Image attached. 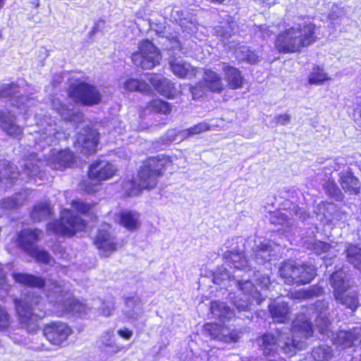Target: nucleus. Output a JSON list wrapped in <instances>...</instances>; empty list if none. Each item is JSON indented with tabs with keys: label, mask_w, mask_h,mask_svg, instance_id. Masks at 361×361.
<instances>
[{
	"label": "nucleus",
	"mask_w": 361,
	"mask_h": 361,
	"mask_svg": "<svg viewBox=\"0 0 361 361\" xmlns=\"http://www.w3.org/2000/svg\"><path fill=\"white\" fill-rule=\"evenodd\" d=\"M173 165L171 157L158 154L145 158L137 171V179L123 180L121 185L123 196L131 197L140 195L144 190L156 188L165 171Z\"/></svg>",
	"instance_id": "nucleus-1"
},
{
	"label": "nucleus",
	"mask_w": 361,
	"mask_h": 361,
	"mask_svg": "<svg viewBox=\"0 0 361 361\" xmlns=\"http://www.w3.org/2000/svg\"><path fill=\"white\" fill-rule=\"evenodd\" d=\"M72 209L63 208L60 211L59 219L47 224V232L62 237L72 238L78 233L84 232L87 222L80 216H87L97 221L98 216L95 211L97 202H86L80 199L73 200L70 203Z\"/></svg>",
	"instance_id": "nucleus-2"
},
{
	"label": "nucleus",
	"mask_w": 361,
	"mask_h": 361,
	"mask_svg": "<svg viewBox=\"0 0 361 361\" xmlns=\"http://www.w3.org/2000/svg\"><path fill=\"white\" fill-rule=\"evenodd\" d=\"M314 27H305L303 29L293 27L279 32L274 39V47L279 54L300 52L303 47L311 44L313 39Z\"/></svg>",
	"instance_id": "nucleus-3"
},
{
	"label": "nucleus",
	"mask_w": 361,
	"mask_h": 361,
	"mask_svg": "<svg viewBox=\"0 0 361 361\" xmlns=\"http://www.w3.org/2000/svg\"><path fill=\"white\" fill-rule=\"evenodd\" d=\"M42 298L33 293H26L23 297L15 298L13 300L14 310L19 324L27 331L33 333L39 329L42 317L36 311L42 310Z\"/></svg>",
	"instance_id": "nucleus-4"
},
{
	"label": "nucleus",
	"mask_w": 361,
	"mask_h": 361,
	"mask_svg": "<svg viewBox=\"0 0 361 361\" xmlns=\"http://www.w3.org/2000/svg\"><path fill=\"white\" fill-rule=\"evenodd\" d=\"M66 94L73 102L84 106L98 105L102 97L95 85L81 79L71 82L66 89Z\"/></svg>",
	"instance_id": "nucleus-5"
},
{
	"label": "nucleus",
	"mask_w": 361,
	"mask_h": 361,
	"mask_svg": "<svg viewBox=\"0 0 361 361\" xmlns=\"http://www.w3.org/2000/svg\"><path fill=\"white\" fill-rule=\"evenodd\" d=\"M279 274L284 283L290 286L307 284L314 277V274L309 266L297 264L290 260H286L281 263Z\"/></svg>",
	"instance_id": "nucleus-6"
},
{
	"label": "nucleus",
	"mask_w": 361,
	"mask_h": 361,
	"mask_svg": "<svg viewBox=\"0 0 361 361\" xmlns=\"http://www.w3.org/2000/svg\"><path fill=\"white\" fill-rule=\"evenodd\" d=\"M92 243L104 256L109 257L121 250L125 242L117 238L111 224L103 222L97 230Z\"/></svg>",
	"instance_id": "nucleus-7"
},
{
	"label": "nucleus",
	"mask_w": 361,
	"mask_h": 361,
	"mask_svg": "<svg viewBox=\"0 0 361 361\" xmlns=\"http://www.w3.org/2000/svg\"><path fill=\"white\" fill-rule=\"evenodd\" d=\"M161 53L159 49L149 39L141 40L137 50L131 54V60L134 65L142 69H152L159 65Z\"/></svg>",
	"instance_id": "nucleus-8"
},
{
	"label": "nucleus",
	"mask_w": 361,
	"mask_h": 361,
	"mask_svg": "<svg viewBox=\"0 0 361 361\" xmlns=\"http://www.w3.org/2000/svg\"><path fill=\"white\" fill-rule=\"evenodd\" d=\"M312 323L307 319H294L290 328L291 343H286L283 346L285 353L293 355L297 350L302 348L304 341L313 335Z\"/></svg>",
	"instance_id": "nucleus-9"
},
{
	"label": "nucleus",
	"mask_w": 361,
	"mask_h": 361,
	"mask_svg": "<svg viewBox=\"0 0 361 361\" xmlns=\"http://www.w3.org/2000/svg\"><path fill=\"white\" fill-rule=\"evenodd\" d=\"M72 334V328L61 321H51L42 328V335L45 339L51 345L58 348L65 345Z\"/></svg>",
	"instance_id": "nucleus-10"
},
{
	"label": "nucleus",
	"mask_w": 361,
	"mask_h": 361,
	"mask_svg": "<svg viewBox=\"0 0 361 361\" xmlns=\"http://www.w3.org/2000/svg\"><path fill=\"white\" fill-rule=\"evenodd\" d=\"M116 171V168L111 162L97 159L90 164L87 176L90 180L97 182V184H101L103 181L113 178Z\"/></svg>",
	"instance_id": "nucleus-11"
},
{
	"label": "nucleus",
	"mask_w": 361,
	"mask_h": 361,
	"mask_svg": "<svg viewBox=\"0 0 361 361\" xmlns=\"http://www.w3.org/2000/svg\"><path fill=\"white\" fill-rule=\"evenodd\" d=\"M43 236V231L38 228H24L16 234V243L25 253L33 251Z\"/></svg>",
	"instance_id": "nucleus-12"
},
{
	"label": "nucleus",
	"mask_w": 361,
	"mask_h": 361,
	"mask_svg": "<svg viewBox=\"0 0 361 361\" xmlns=\"http://www.w3.org/2000/svg\"><path fill=\"white\" fill-rule=\"evenodd\" d=\"M222 71L226 82V88L231 90H240L244 87L246 80L243 72L237 67L228 63H222Z\"/></svg>",
	"instance_id": "nucleus-13"
},
{
	"label": "nucleus",
	"mask_w": 361,
	"mask_h": 361,
	"mask_svg": "<svg viewBox=\"0 0 361 361\" xmlns=\"http://www.w3.org/2000/svg\"><path fill=\"white\" fill-rule=\"evenodd\" d=\"M202 80L203 86L210 93L221 94L226 90L221 75L211 68L203 69Z\"/></svg>",
	"instance_id": "nucleus-14"
},
{
	"label": "nucleus",
	"mask_w": 361,
	"mask_h": 361,
	"mask_svg": "<svg viewBox=\"0 0 361 361\" xmlns=\"http://www.w3.org/2000/svg\"><path fill=\"white\" fill-rule=\"evenodd\" d=\"M149 78H147L148 81L151 84V86L157 91V92L163 97L173 99L176 98L179 91L176 87L174 82L167 79L166 78H157L156 74L147 73Z\"/></svg>",
	"instance_id": "nucleus-15"
},
{
	"label": "nucleus",
	"mask_w": 361,
	"mask_h": 361,
	"mask_svg": "<svg viewBox=\"0 0 361 361\" xmlns=\"http://www.w3.org/2000/svg\"><path fill=\"white\" fill-rule=\"evenodd\" d=\"M204 331L212 338L226 343H235L239 338L238 334L235 331H231L228 334H224L225 331H228V327L215 322L206 323L204 325Z\"/></svg>",
	"instance_id": "nucleus-16"
},
{
	"label": "nucleus",
	"mask_w": 361,
	"mask_h": 361,
	"mask_svg": "<svg viewBox=\"0 0 361 361\" xmlns=\"http://www.w3.org/2000/svg\"><path fill=\"white\" fill-rule=\"evenodd\" d=\"M76 159L75 153L71 149H60L52 155L51 165L55 170L63 171L67 168L73 167Z\"/></svg>",
	"instance_id": "nucleus-17"
},
{
	"label": "nucleus",
	"mask_w": 361,
	"mask_h": 361,
	"mask_svg": "<svg viewBox=\"0 0 361 361\" xmlns=\"http://www.w3.org/2000/svg\"><path fill=\"white\" fill-rule=\"evenodd\" d=\"M328 302L324 300H317V329L321 334L326 335L329 338L331 334L330 329L331 321Z\"/></svg>",
	"instance_id": "nucleus-18"
},
{
	"label": "nucleus",
	"mask_w": 361,
	"mask_h": 361,
	"mask_svg": "<svg viewBox=\"0 0 361 361\" xmlns=\"http://www.w3.org/2000/svg\"><path fill=\"white\" fill-rule=\"evenodd\" d=\"M15 117L10 111L0 112V127L9 136L20 140L23 134V129L14 122Z\"/></svg>",
	"instance_id": "nucleus-19"
},
{
	"label": "nucleus",
	"mask_w": 361,
	"mask_h": 361,
	"mask_svg": "<svg viewBox=\"0 0 361 361\" xmlns=\"http://www.w3.org/2000/svg\"><path fill=\"white\" fill-rule=\"evenodd\" d=\"M118 224L130 232L140 228V214L133 210H122L118 214Z\"/></svg>",
	"instance_id": "nucleus-20"
},
{
	"label": "nucleus",
	"mask_w": 361,
	"mask_h": 361,
	"mask_svg": "<svg viewBox=\"0 0 361 361\" xmlns=\"http://www.w3.org/2000/svg\"><path fill=\"white\" fill-rule=\"evenodd\" d=\"M53 213V207L49 201H40L33 205L30 218L34 223H39L50 218Z\"/></svg>",
	"instance_id": "nucleus-21"
},
{
	"label": "nucleus",
	"mask_w": 361,
	"mask_h": 361,
	"mask_svg": "<svg viewBox=\"0 0 361 361\" xmlns=\"http://www.w3.org/2000/svg\"><path fill=\"white\" fill-rule=\"evenodd\" d=\"M123 88L128 92H137L147 95L153 94V88L149 82L142 79L128 78L123 82Z\"/></svg>",
	"instance_id": "nucleus-22"
},
{
	"label": "nucleus",
	"mask_w": 361,
	"mask_h": 361,
	"mask_svg": "<svg viewBox=\"0 0 361 361\" xmlns=\"http://www.w3.org/2000/svg\"><path fill=\"white\" fill-rule=\"evenodd\" d=\"M271 317L277 323H286L290 319V308L287 302H273L269 305Z\"/></svg>",
	"instance_id": "nucleus-23"
},
{
	"label": "nucleus",
	"mask_w": 361,
	"mask_h": 361,
	"mask_svg": "<svg viewBox=\"0 0 361 361\" xmlns=\"http://www.w3.org/2000/svg\"><path fill=\"white\" fill-rule=\"evenodd\" d=\"M170 68L173 73L179 78H195L197 73V68L186 62L173 61L170 62Z\"/></svg>",
	"instance_id": "nucleus-24"
},
{
	"label": "nucleus",
	"mask_w": 361,
	"mask_h": 361,
	"mask_svg": "<svg viewBox=\"0 0 361 361\" xmlns=\"http://www.w3.org/2000/svg\"><path fill=\"white\" fill-rule=\"evenodd\" d=\"M52 109L55 111L65 121H75L81 119L82 114L80 111H74L70 109L66 103L59 99L52 102Z\"/></svg>",
	"instance_id": "nucleus-25"
},
{
	"label": "nucleus",
	"mask_w": 361,
	"mask_h": 361,
	"mask_svg": "<svg viewBox=\"0 0 361 361\" xmlns=\"http://www.w3.org/2000/svg\"><path fill=\"white\" fill-rule=\"evenodd\" d=\"M339 183L343 190L350 195H357L360 192V183L351 171L343 173L340 176Z\"/></svg>",
	"instance_id": "nucleus-26"
},
{
	"label": "nucleus",
	"mask_w": 361,
	"mask_h": 361,
	"mask_svg": "<svg viewBox=\"0 0 361 361\" xmlns=\"http://www.w3.org/2000/svg\"><path fill=\"white\" fill-rule=\"evenodd\" d=\"M99 135L94 130L90 129L83 135L81 147L82 152L87 155H91L97 152L99 144Z\"/></svg>",
	"instance_id": "nucleus-27"
},
{
	"label": "nucleus",
	"mask_w": 361,
	"mask_h": 361,
	"mask_svg": "<svg viewBox=\"0 0 361 361\" xmlns=\"http://www.w3.org/2000/svg\"><path fill=\"white\" fill-rule=\"evenodd\" d=\"M15 281L26 287L44 288L45 286V280L31 274L16 273L13 275Z\"/></svg>",
	"instance_id": "nucleus-28"
},
{
	"label": "nucleus",
	"mask_w": 361,
	"mask_h": 361,
	"mask_svg": "<svg viewBox=\"0 0 361 361\" xmlns=\"http://www.w3.org/2000/svg\"><path fill=\"white\" fill-rule=\"evenodd\" d=\"M330 284L334 289V296L339 293L348 290L350 285L346 280V274L342 269L334 271L330 276Z\"/></svg>",
	"instance_id": "nucleus-29"
},
{
	"label": "nucleus",
	"mask_w": 361,
	"mask_h": 361,
	"mask_svg": "<svg viewBox=\"0 0 361 361\" xmlns=\"http://www.w3.org/2000/svg\"><path fill=\"white\" fill-rule=\"evenodd\" d=\"M259 348L264 355H269L273 353L278 344V338L274 334L267 332L256 338Z\"/></svg>",
	"instance_id": "nucleus-30"
},
{
	"label": "nucleus",
	"mask_w": 361,
	"mask_h": 361,
	"mask_svg": "<svg viewBox=\"0 0 361 361\" xmlns=\"http://www.w3.org/2000/svg\"><path fill=\"white\" fill-rule=\"evenodd\" d=\"M145 109L151 114L167 116L172 111V105L160 98H154L147 103Z\"/></svg>",
	"instance_id": "nucleus-31"
},
{
	"label": "nucleus",
	"mask_w": 361,
	"mask_h": 361,
	"mask_svg": "<svg viewBox=\"0 0 361 361\" xmlns=\"http://www.w3.org/2000/svg\"><path fill=\"white\" fill-rule=\"evenodd\" d=\"M210 312L220 320H228L234 313L224 302L214 300L210 302Z\"/></svg>",
	"instance_id": "nucleus-32"
},
{
	"label": "nucleus",
	"mask_w": 361,
	"mask_h": 361,
	"mask_svg": "<svg viewBox=\"0 0 361 361\" xmlns=\"http://www.w3.org/2000/svg\"><path fill=\"white\" fill-rule=\"evenodd\" d=\"M348 290L339 293V295H334L337 302L345 305L346 308L355 311L359 306L358 295L356 292L347 293Z\"/></svg>",
	"instance_id": "nucleus-33"
},
{
	"label": "nucleus",
	"mask_w": 361,
	"mask_h": 361,
	"mask_svg": "<svg viewBox=\"0 0 361 361\" xmlns=\"http://www.w3.org/2000/svg\"><path fill=\"white\" fill-rule=\"evenodd\" d=\"M345 252L348 262L361 271V247L350 244L347 247Z\"/></svg>",
	"instance_id": "nucleus-34"
},
{
	"label": "nucleus",
	"mask_w": 361,
	"mask_h": 361,
	"mask_svg": "<svg viewBox=\"0 0 361 361\" xmlns=\"http://www.w3.org/2000/svg\"><path fill=\"white\" fill-rule=\"evenodd\" d=\"M63 305L68 312L78 314H86L89 310L86 303L74 297L67 299Z\"/></svg>",
	"instance_id": "nucleus-35"
},
{
	"label": "nucleus",
	"mask_w": 361,
	"mask_h": 361,
	"mask_svg": "<svg viewBox=\"0 0 361 361\" xmlns=\"http://www.w3.org/2000/svg\"><path fill=\"white\" fill-rule=\"evenodd\" d=\"M324 189L329 197H334L337 200H343V194L334 180H327L324 184Z\"/></svg>",
	"instance_id": "nucleus-36"
},
{
	"label": "nucleus",
	"mask_w": 361,
	"mask_h": 361,
	"mask_svg": "<svg viewBox=\"0 0 361 361\" xmlns=\"http://www.w3.org/2000/svg\"><path fill=\"white\" fill-rule=\"evenodd\" d=\"M13 319L5 307L0 305V331H8L12 326Z\"/></svg>",
	"instance_id": "nucleus-37"
},
{
	"label": "nucleus",
	"mask_w": 361,
	"mask_h": 361,
	"mask_svg": "<svg viewBox=\"0 0 361 361\" xmlns=\"http://www.w3.org/2000/svg\"><path fill=\"white\" fill-rule=\"evenodd\" d=\"M27 255L34 258L38 263L48 264L51 260V257L49 252L44 250L39 249L38 246L34 248L33 251L29 252Z\"/></svg>",
	"instance_id": "nucleus-38"
},
{
	"label": "nucleus",
	"mask_w": 361,
	"mask_h": 361,
	"mask_svg": "<svg viewBox=\"0 0 361 361\" xmlns=\"http://www.w3.org/2000/svg\"><path fill=\"white\" fill-rule=\"evenodd\" d=\"M230 257L232 260L233 268L237 269H244L248 265V262L246 257L238 252H231Z\"/></svg>",
	"instance_id": "nucleus-39"
},
{
	"label": "nucleus",
	"mask_w": 361,
	"mask_h": 361,
	"mask_svg": "<svg viewBox=\"0 0 361 361\" xmlns=\"http://www.w3.org/2000/svg\"><path fill=\"white\" fill-rule=\"evenodd\" d=\"M212 129V126L207 122H200L186 130L188 136H193L201 134L204 132L209 131Z\"/></svg>",
	"instance_id": "nucleus-40"
},
{
	"label": "nucleus",
	"mask_w": 361,
	"mask_h": 361,
	"mask_svg": "<svg viewBox=\"0 0 361 361\" xmlns=\"http://www.w3.org/2000/svg\"><path fill=\"white\" fill-rule=\"evenodd\" d=\"M206 88L203 86L202 80L190 87L193 99H199L205 95Z\"/></svg>",
	"instance_id": "nucleus-41"
},
{
	"label": "nucleus",
	"mask_w": 361,
	"mask_h": 361,
	"mask_svg": "<svg viewBox=\"0 0 361 361\" xmlns=\"http://www.w3.org/2000/svg\"><path fill=\"white\" fill-rule=\"evenodd\" d=\"M333 357V350L331 347L326 346L317 347V360L319 361H329Z\"/></svg>",
	"instance_id": "nucleus-42"
},
{
	"label": "nucleus",
	"mask_w": 361,
	"mask_h": 361,
	"mask_svg": "<svg viewBox=\"0 0 361 361\" xmlns=\"http://www.w3.org/2000/svg\"><path fill=\"white\" fill-rule=\"evenodd\" d=\"M99 185L97 182L91 183L88 180H82L80 183L81 190L85 193L90 195L94 194L98 191L97 186Z\"/></svg>",
	"instance_id": "nucleus-43"
},
{
	"label": "nucleus",
	"mask_w": 361,
	"mask_h": 361,
	"mask_svg": "<svg viewBox=\"0 0 361 361\" xmlns=\"http://www.w3.org/2000/svg\"><path fill=\"white\" fill-rule=\"evenodd\" d=\"M16 87V84L11 83L0 87V99L12 97L13 94L12 90Z\"/></svg>",
	"instance_id": "nucleus-44"
},
{
	"label": "nucleus",
	"mask_w": 361,
	"mask_h": 361,
	"mask_svg": "<svg viewBox=\"0 0 361 361\" xmlns=\"http://www.w3.org/2000/svg\"><path fill=\"white\" fill-rule=\"evenodd\" d=\"M239 288L244 293V294L247 295L252 294V290H256L254 284L250 281L240 282Z\"/></svg>",
	"instance_id": "nucleus-45"
},
{
	"label": "nucleus",
	"mask_w": 361,
	"mask_h": 361,
	"mask_svg": "<svg viewBox=\"0 0 361 361\" xmlns=\"http://www.w3.org/2000/svg\"><path fill=\"white\" fill-rule=\"evenodd\" d=\"M271 246L268 243H261L258 245H257L254 250V254L255 258H258L262 252H269L271 251Z\"/></svg>",
	"instance_id": "nucleus-46"
},
{
	"label": "nucleus",
	"mask_w": 361,
	"mask_h": 361,
	"mask_svg": "<svg viewBox=\"0 0 361 361\" xmlns=\"http://www.w3.org/2000/svg\"><path fill=\"white\" fill-rule=\"evenodd\" d=\"M291 117L288 114H283L277 115L274 117V122L276 125L285 126L290 123Z\"/></svg>",
	"instance_id": "nucleus-47"
},
{
	"label": "nucleus",
	"mask_w": 361,
	"mask_h": 361,
	"mask_svg": "<svg viewBox=\"0 0 361 361\" xmlns=\"http://www.w3.org/2000/svg\"><path fill=\"white\" fill-rule=\"evenodd\" d=\"M331 78L329 77L324 70L317 66V85L323 84L330 81Z\"/></svg>",
	"instance_id": "nucleus-48"
},
{
	"label": "nucleus",
	"mask_w": 361,
	"mask_h": 361,
	"mask_svg": "<svg viewBox=\"0 0 361 361\" xmlns=\"http://www.w3.org/2000/svg\"><path fill=\"white\" fill-rule=\"evenodd\" d=\"M244 59L250 64H255L259 61V56L255 51L248 50Z\"/></svg>",
	"instance_id": "nucleus-49"
},
{
	"label": "nucleus",
	"mask_w": 361,
	"mask_h": 361,
	"mask_svg": "<svg viewBox=\"0 0 361 361\" xmlns=\"http://www.w3.org/2000/svg\"><path fill=\"white\" fill-rule=\"evenodd\" d=\"M326 209L331 210L332 212L329 214V215L332 216L334 212L336 210V206L332 202H325L321 204L319 208V212L324 211Z\"/></svg>",
	"instance_id": "nucleus-50"
},
{
	"label": "nucleus",
	"mask_w": 361,
	"mask_h": 361,
	"mask_svg": "<svg viewBox=\"0 0 361 361\" xmlns=\"http://www.w3.org/2000/svg\"><path fill=\"white\" fill-rule=\"evenodd\" d=\"M117 334L118 336H120L121 338H123L126 340L129 339L133 335L132 331L127 328H123V329H119L117 331Z\"/></svg>",
	"instance_id": "nucleus-51"
},
{
	"label": "nucleus",
	"mask_w": 361,
	"mask_h": 361,
	"mask_svg": "<svg viewBox=\"0 0 361 361\" xmlns=\"http://www.w3.org/2000/svg\"><path fill=\"white\" fill-rule=\"evenodd\" d=\"M6 167L10 169V172L11 173V176H8V178L11 180L17 179L20 173L16 171V167H13L10 164V163L6 164Z\"/></svg>",
	"instance_id": "nucleus-52"
},
{
	"label": "nucleus",
	"mask_w": 361,
	"mask_h": 361,
	"mask_svg": "<svg viewBox=\"0 0 361 361\" xmlns=\"http://www.w3.org/2000/svg\"><path fill=\"white\" fill-rule=\"evenodd\" d=\"M236 307L239 311L249 310V305L248 304H246L245 305H242V306L236 305Z\"/></svg>",
	"instance_id": "nucleus-53"
},
{
	"label": "nucleus",
	"mask_w": 361,
	"mask_h": 361,
	"mask_svg": "<svg viewBox=\"0 0 361 361\" xmlns=\"http://www.w3.org/2000/svg\"><path fill=\"white\" fill-rule=\"evenodd\" d=\"M262 282L264 283V286H267L270 283V280L269 276H262Z\"/></svg>",
	"instance_id": "nucleus-54"
},
{
	"label": "nucleus",
	"mask_w": 361,
	"mask_h": 361,
	"mask_svg": "<svg viewBox=\"0 0 361 361\" xmlns=\"http://www.w3.org/2000/svg\"><path fill=\"white\" fill-rule=\"evenodd\" d=\"M309 83L310 84H316V76L312 75L308 79Z\"/></svg>",
	"instance_id": "nucleus-55"
},
{
	"label": "nucleus",
	"mask_w": 361,
	"mask_h": 361,
	"mask_svg": "<svg viewBox=\"0 0 361 361\" xmlns=\"http://www.w3.org/2000/svg\"><path fill=\"white\" fill-rule=\"evenodd\" d=\"M262 32L263 37H264L265 34L267 36H270L272 34V32L270 31L268 28H264Z\"/></svg>",
	"instance_id": "nucleus-56"
},
{
	"label": "nucleus",
	"mask_w": 361,
	"mask_h": 361,
	"mask_svg": "<svg viewBox=\"0 0 361 361\" xmlns=\"http://www.w3.org/2000/svg\"><path fill=\"white\" fill-rule=\"evenodd\" d=\"M312 295V294L309 293L308 291H302V297L304 298H308Z\"/></svg>",
	"instance_id": "nucleus-57"
},
{
	"label": "nucleus",
	"mask_w": 361,
	"mask_h": 361,
	"mask_svg": "<svg viewBox=\"0 0 361 361\" xmlns=\"http://www.w3.org/2000/svg\"><path fill=\"white\" fill-rule=\"evenodd\" d=\"M6 0H0V10L4 7Z\"/></svg>",
	"instance_id": "nucleus-58"
},
{
	"label": "nucleus",
	"mask_w": 361,
	"mask_h": 361,
	"mask_svg": "<svg viewBox=\"0 0 361 361\" xmlns=\"http://www.w3.org/2000/svg\"><path fill=\"white\" fill-rule=\"evenodd\" d=\"M130 301H133V297H128L126 299V303L128 304L129 302Z\"/></svg>",
	"instance_id": "nucleus-59"
},
{
	"label": "nucleus",
	"mask_w": 361,
	"mask_h": 361,
	"mask_svg": "<svg viewBox=\"0 0 361 361\" xmlns=\"http://www.w3.org/2000/svg\"><path fill=\"white\" fill-rule=\"evenodd\" d=\"M3 276V268L1 267V264H0V279Z\"/></svg>",
	"instance_id": "nucleus-60"
},
{
	"label": "nucleus",
	"mask_w": 361,
	"mask_h": 361,
	"mask_svg": "<svg viewBox=\"0 0 361 361\" xmlns=\"http://www.w3.org/2000/svg\"><path fill=\"white\" fill-rule=\"evenodd\" d=\"M54 285L56 287L61 288V286L57 284V282H54Z\"/></svg>",
	"instance_id": "nucleus-61"
},
{
	"label": "nucleus",
	"mask_w": 361,
	"mask_h": 361,
	"mask_svg": "<svg viewBox=\"0 0 361 361\" xmlns=\"http://www.w3.org/2000/svg\"><path fill=\"white\" fill-rule=\"evenodd\" d=\"M317 295H319V289L317 288Z\"/></svg>",
	"instance_id": "nucleus-62"
},
{
	"label": "nucleus",
	"mask_w": 361,
	"mask_h": 361,
	"mask_svg": "<svg viewBox=\"0 0 361 361\" xmlns=\"http://www.w3.org/2000/svg\"><path fill=\"white\" fill-rule=\"evenodd\" d=\"M37 5H38V4H39V0H37Z\"/></svg>",
	"instance_id": "nucleus-63"
}]
</instances>
